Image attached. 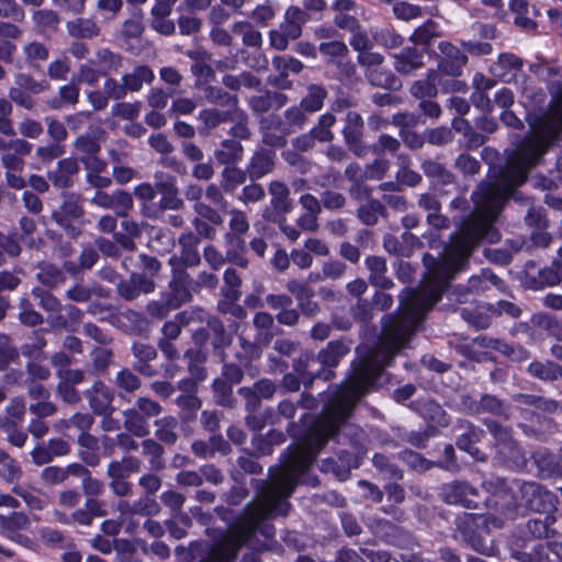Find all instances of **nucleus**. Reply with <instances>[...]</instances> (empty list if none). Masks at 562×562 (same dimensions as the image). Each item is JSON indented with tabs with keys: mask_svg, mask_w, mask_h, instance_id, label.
<instances>
[{
	"mask_svg": "<svg viewBox=\"0 0 562 562\" xmlns=\"http://www.w3.org/2000/svg\"><path fill=\"white\" fill-rule=\"evenodd\" d=\"M383 371L384 369H351L346 381L330 394L305 438L289 447L282 467L270 469L269 480L251 481L256 488L255 499L247 504L228 532L207 548L200 562H233L239 549L249 543L257 531L267 539L274 536V527L267 520L288 515V498L294 492L299 476L314 462L328 439L346 426L357 403Z\"/></svg>",
	"mask_w": 562,
	"mask_h": 562,
	"instance_id": "obj_1",
	"label": "nucleus"
},
{
	"mask_svg": "<svg viewBox=\"0 0 562 562\" xmlns=\"http://www.w3.org/2000/svg\"><path fill=\"white\" fill-rule=\"evenodd\" d=\"M562 131V86L547 113L532 125V133L508 156L493 182H482L472 193L473 211L463 218L458 232L439 259L423 258L427 272L417 289H405L398 297H441L456 273L463 270L477 245L499 240L493 223L509 196L518 200L515 190L528 179V173Z\"/></svg>",
	"mask_w": 562,
	"mask_h": 562,
	"instance_id": "obj_2",
	"label": "nucleus"
},
{
	"mask_svg": "<svg viewBox=\"0 0 562 562\" xmlns=\"http://www.w3.org/2000/svg\"><path fill=\"white\" fill-rule=\"evenodd\" d=\"M510 490L517 506L544 514H551L555 509V495L536 482L515 480Z\"/></svg>",
	"mask_w": 562,
	"mask_h": 562,
	"instance_id": "obj_3",
	"label": "nucleus"
},
{
	"mask_svg": "<svg viewBox=\"0 0 562 562\" xmlns=\"http://www.w3.org/2000/svg\"><path fill=\"white\" fill-rule=\"evenodd\" d=\"M32 294L38 300V305L48 313L47 322L53 328L67 329L70 323H78L82 312L71 304L63 305L61 302L47 290L35 286Z\"/></svg>",
	"mask_w": 562,
	"mask_h": 562,
	"instance_id": "obj_4",
	"label": "nucleus"
},
{
	"mask_svg": "<svg viewBox=\"0 0 562 562\" xmlns=\"http://www.w3.org/2000/svg\"><path fill=\"white\" fill-rule=\"evenodd\" d=\"M484 424L495 439L498 460L509 469L524 468L526 457L513 439L509 429L494 420H486Z\"/></svg>",
	"mask_w": 562,
	"mask_h": 562,
	"instance_id": "obj_5",
	"label": "nucleus"
},
{
	"mask_svg": "<svg viewBox=\"0 0 562 562\" xmlns=\"http://www.w3.org/2000/svg\"><path fill=\"white\" fill-rule=\"evenodd\" d=\"M441 499L450 505H460L465 508H476L479 491L463 481H452L440 487Z\"/></svg>",
	"mask_w": 562,
	"mask_h": 562,
	"instance_id": "obj_6",
	"label": "nucleus"
},
{
	"mask_svg": "<svg viewBox=\"0 0 562 562\" xmlns=\"http://www.w3.org/2000/svg\"><path fill=\"white\" fill-rule=\"evenodd\" d=\"M462 404L471 414H491L505 419L510 416L509 404L492 394H482L479 400L465 395L462 397Z\"/></svg>",
	"mask_w": 562,
	"mask_h": 562,
	"instance_id": "obj_7",
	"label": "nucleus"
},
{
	"mask_svg": "<svg viewBox=\"0 0 562 562\" xmlns=\"http://www.w3.org/2000/svg\"><path fill=\"white\" fill-rule=\"evenodd\" d=\"M364 121L362 116L355 111H348L345 117L342 136L348 149L357 157L367 155V146L362 140Z\"/></svg>",
	"mask_w": 562,
	"mask_h": 562,
	"instance_id": "obj_8",
	"label": "nucleus"
},
{
	"mask_svg": "<svg viewBox=\"0 0 562 562\" xmlns=\"http://www.w3.org/2000/svg\"><path fill=\"white\" fill-rule=\"evenodd\" d=\"M89 407L93 414H113L114 391L101 380H95L92 385L83 392Z\"/></svg>",
	"mask_w": 562,
	"mask_h": 562,
	"instance_id": "obj_9",
	"label": "nucleus"
},
{
	"mask_svg": "<svg viewBox=\"0 0 562 562\" xmlns=\"http://www.w3.org/2000/svg\"><path fill=\"white\" fill-rule=\"evenodd\" d=\"M278 386L270 379H260L252 386H243L238 389V394L245 400L246 409L255 412L261 400H270L277 393Z\"/></svg>",
	"mask_w": 562,
	"mask_h": 562,
	"instance_id": "obj_10",
	"label": "nucleus"
},
{
	"mask_svg": "<svg viewBox=\"0 0 562 562\" xmlns=\"http://www.w3.org/2000/svg\"><path fill=\"white\" fill-rule=\"evenodd\" d=\"M192 279L182 268H173L169 290L164 294L177 306L188 303L192 300Z\"/></svg>",
	"mask_w": 562,
	"mask_h": 562,
	"instance_id": "obj_11",
	"label": "nucleus"
},
{
	"mask_svg": "<svg viewBox=\"0 0 562 562\" xmlns=\"http://www.w3.org/2000/svg\"><path fill=\"white\" fill-rule=\"evenodd\" d=\"M438 49L440 52L439 70L448 76H460L468 61V57L450 42H440Z\"/></svg>",
	"mask_w": 562,
	"mask_h": 562,
	"instance_id": "obj_12",
	"label": "nucleus"
},
{
	"mask_svg": "<svg viewBox=\"0 0 562 562\" xmlns=\"http://www.w3.org/2000/svg\"><path fill=\"white\" fill-rule=\"evenodd\" d=\"M180 251L179 258L171 257L169 259V263L178 268L179 262L182 263L183 267H196L201 262V257L199 252L200 238L192 232L183 233L179 236L178 239Z\"/></svg>",
	"mask_w": 562,
	"mask_h": 562,
	"instance_id": "obj_13",
	"label": "nucleus"
},
{
	"mask_svg": "<svg viewBox=\"0 0 562 562\" xmlns=\"http://www.w3.org/2000/svg\"><path fill=\"white\" fill-rule=\"evenodd\" d=\"M155 289V282L143 273H132L127 280H121L116 285L119 296L125 301H134L140 294H149Z\"/></svg>",
	"mask_w": 562,
	"mask_h": 562,
	"instance_id": "obj_14",
	"label": "nucleus"
},
{
	"mask_svg": "<svg viewBox=\"0 0 562 562\" xmlns=\"http://www.w3.org/2000/svg\"><path fill=\"white\" fill-rule=\"evenodd\" d=\"M29 517L21 512H13L8 516L0 515V529L1 532L10 540L26 546L31 540L19 533V530L27 529L30 527Z\"/></svg>",
	"mask_w": 562,
	"mask_h": 562,
	"instance_id": "obj_15",
	"label": "nucleus"
},
{
	"mask_svg": "<svg viewBox=\"0 0 562 562\" xmlns=\"http://www.w3.org/2000/svg\"><path fill=\"white\" fill-rule=\"evenodd\" d=\"M274 160L276 153L273 150L266 148L256 150L246 168L249 179L256 181L272 172Z\"/></svg>",
	"mask_w": 562,
	"mask_h": 562,
	"instance_id": "obj_16",
	"label": "nucleus"
},
{
	"mask_svg": "<svg viewBox=\"0 0 562 562\" xmlns=\"http://www.w3.org/2000/svg\"><path fill=\"white\" fill-rule=\"evenodd\" d=\"M393 58V67L401 75H411L424 66V54L415 47H405Z\"/></svg>",
	"mask_w": 562,
	"mask_h": 562,
	"instance_id": "obj_17",
	"label": "nucleus"
},
{
	"mask_svg": "<svg viewBox=\"0 0 562 562\" xmlns=\"http://www.w3.org/2000/svg\"><path fill=\"white\" fill-rule=\"evenodd\" d=\"M65 296L75 303H87L92 296L108 299L110 290L98 282H92L91 284L77 282L65 292Z\"/></svg>",
	"mask_w": 562,
	"mask_h": 562,
	"instance_id": "obj_18",
	"label": "nucleus"
},
{
	"mask_svg": "<svg viewBox=\"0 0 562 562\" xmlns=\"http://www.w3.org/2000/svg\"><path fill=\"white\" fill-rule=\"evenodd\" d=\"M66 31L75 40H92L101 34V27L93 18L82 16L67 21Z\"/></svg>",
	"mask_w": 562,
	"mask_h": 562,
	"instance_id": "obj_19",
	"label": "nucleus"
},
{
	"mask_svg": "<svg viewBox=\"0 0 562 562\" xmlns=\"http://www.w3.org/2000/svg\"><path fill=\"white\" fill-rule=\"evenodd\" d=\"M283 116L284 121L276 117V128L283 135L302 130L308 122V113L300 104L288 108Z\"/></svg>",
	"mask_w": 562,
	"mask_h": 562,
	"instance_id": "obj_20",
	"label": "nucleus"
},
{
	"mask_svg": "<svg viewBox=\"0 0 562 562\" xmlns=\"http://www.w3.org/2000/svg\"><path fill=\"white\" fill-rule=\"evenodd\" d=\"M412 407L426 420L438 426L449 425L447 412L431 398H420L412 403Z\"/></svg>",
	"mask_w": 562,
	"mask_h": 562,
	"instance_id": "obj_21",
	"label": "nucleus"
},
{
	"mask_svg": "<svg viewBox=\"0 0 562 562\" xmlns=\"http://www.w3.org/2000/svg\"><path fill=\"white\" fill-rule=\"evenodd\" d=\"M522 67V60L514 54L503 53L491 65L492 74L505 82L512 81Z\"/></svg>",
	"mask_w": 562,
	"mask_h": 562,
	"instance_id": "obj_22",
	"label": "nucleus"
},
{
	"mask_svg": "<svg viewBox=\"0 0 562 562\" xmlns=\"http://www.w3.org/2000/svg\"><path fill=\"white\" fill-rule=\"evenodd\" d=\"M79 171L78 161L74 158H64L57 162L54 170L48 172L53 186L65 189L71 186V177Z\"/></svg>",
	"mask_w": 562,
	"mask_h": 562,
	"instance_id": "obj_23",
	"label": "nucleus"
},
{
	"mask_svg": "<svg viewBox=\"0 0 562 562\" xmlns=\"http://www.w3.org/2000/svg\"><path fill=\"white\" fill-rule=\"evenodd\" d=\"M509 10L515 14L514 23L524 30H533L537 26L533 18L539 14L527 0H510Z\"/></svg>",
	"mask_w": 562,
	"mask_h": 562,
	"instance_id": "obj_24",
	"label": "nucleus"
},
{
	"mask_svg": "<svg viewBox=\"0 0 562 562\" xmlns=\"http://www.w3.org/2000/svg\"><path fill=\"white\" fill-rule=\"evenodd\" d=\"M366 266L370 271L369 281L372 285L381 289H391L394 283L386 277L387 265L384 258L369 256L366 258Z\"/></svg>",
	"mask_w": 562,
	"mask_h": 562,
	"instance_id": "obj_25",
	"label": "nucleus"
},
{
	"mask_svg": "<svg viewBox=\"0 0 562 562\" xmlns=\"http://www.w3.org/2000/svg\"><path fill=\"white\" fill-rule=\"evenodd\" d=\"M25 65L35 70H40L42 65L49 58L48 47L36 40L29 41L22 46Z\"/></svg>",
	"mask_w": 562,
	"mask_h": 562,
	"instance_id": "obj_26",
	"label": "nucleus"
},
{
	"mask_svg": "<svg viewBox=\"0 0 562 562\" xmlns=\"http://www.w3.org/2000/svg\"><path fill=\"white\" fill-rule=\"evenodd\" d=\"M122 415L123 427L127 432L139 438L149 435V422L136 407L124 409Z\"/></svg>",
	"mask_w": 562,
	"mask_h": 562,
	"instance_id": "obj_27",
	"label": "nucleus"
},
{
	"mask_svg": "<svg viewBox=\"0 0 562 562\" xmlns=\"http://www.w3.org/2000/svg\"><path fill=\"white\" fill-rule=\"evenodd\" d=\"M243 117V110H218V109H205L200 111L199 120L203 122L207 130L216 128L218 125L225 122H231Z\"/></svg>",
	"mask_w": 562,
	"mask_h": 562,
	"instance_id": "obj_28",
	"label": "nucleus"
},
{
	"mask_svg": "<svg viewBox=\"0 0 562 562\" xmlns=\"http://www.w3.org/2000/svg\"><path fill=\"white\" fill-rule=\"evenodd\" d=\"M154 80L155 74L147 65H137L131 72L122 76V81H124L128 92H138L145 83L150 85Z\"/></svg>",
	"mask_w": 562,
	"mask_h": 562,
	"instance_id": "obj_29",
	"label": "nucleus"
},
{
	"mask_svg": "<svg viewBox=\"0 0 562 562\" xmlns=\"http://www.w3.org/2000/svg\"><path fill=\"white\" fill-rule=\"evenodd\" d=\"M268 192L271 195V206L274 211L285 214L292 211L293 203L290 198L289 187L279 180H273L268 186Z\"/></svg>",
	"mask_w": 562,
	"mask_h": 562,
	"instance_id": "obj_30",
	"label": "nucleus"
},
{
	"mask_svg": "<svg viewBox=\"0 0 562 562\" xmlns=\"http://www.w3.org/2000/svg\"><path fill=\"white\" fill-rule=\"evenodd\" d=\"M457 437V446L459 449H470L479 442L484 431L467 420H459L453 427Z\"/></svg>",
	"mask_w": 562,
	"mask_h": 562,
	"instance_id": "obj_31",
	"label": "nucleus"
},
{
	"mask_svg": "<svg viewBox=\"0 0 562 562\" xmlns=\"http://www.w3.org/2000/svg\"><path fill=\"white\" fill-rule=\"evenodd\" d=\"M469 290L481 293L492 288L505 291L506 284L492 270L483 269L479 274L472 276L468 281Z\"/></svg>",
	"mask_w": 562,
	"mask_h": 562,
	"instance_id": "obj_32",
	"label": "nucleus"
},
{
	"mask_svg": "<svg viewBox=\"0 0 562 562\" xmlns=\"http://www.w3.org/2000/svg\"><path fill=\"white\" fill-rule=\"evenodd\" d=\"M32 22L40 34L55 32L60 23L58 12L53 9H35L31 14Z\"/></svg>",
	"mask_w": 562,
	"mask_h": 562,
	"instance_id": "obj_33",
	"label": "nucleus"
},
{
	"mask_svg": "<svg viewBox=\"0 0 562 562\" xmlns=\"http://www.w3.org/2000/svg\"><path fill=\"white\" fill-rule=\"evenodd\" d=\"M156 427L155 437L161 443L172 446L178 440L177 429L178 419L175 416L167 415L154 422Z\"/></svg>",
	"mask_w": 562,
	"mask_h": 562,
	"instance_id": "obj_34",
	"label": "nucleus"
},
{
	"mask_svg": "<svg viewBox=\"0 0 562 562\" xmlns=\"http://www.w3.org/2000/svg\"><path fill=\"white\" fill-rule=\"evenodd\" d=\"M252 324L257 329L255 342L262 346L269 345L274 336V321L272 315L267 312H258L254 316Z\"/></svg>",
	"mask_w": 562,
	"mask_h": 562,
	"instance_id": "obj_35",
	"label": "nucleus"
},
{
	"mask_svg": "<svg viewBox=\"0 0 562 562\" xmlns=\"http://www.w3.org/2000/svg\"><path fill=\"white\" fill-rule=\"evenodd\" d=\"M243 145L236 139H224L221 147L214 151V157L220 165L231 166L243 158Z\"/></svg>",
	"mask_w": 562,
	"mask_h": 562,
	"instance_id": "obj_36",
	"label": "nucleus"
},
{
	"mask_svg": "<svg viewBox=\"0 0 562 562\" xmlns=\"http://www.w3.org/2000/svg\"><path fill=\"white\" fill-rule=\"evenodd\" d=\"M228 231L224 234V239L244 238L250 228L246 213L239 209L228 211Z\"/></svg>",
	"mask_w": 562,
	"mask_h": 562,
	"instance_id": "obj_37",
	"label": "nucleus"
},
{
	"mask_svg": "<svg viewBox=\"0 0 562 562\" xmlns=\"http://www.w3.org/2000/svg\"><path fill=\"white\" fill-rule=\"evenodd\" d=\"M420 168L437 184L454 183V176L441 162L435 159H425L420 164Z\"/></svg>",
	"mask_w": 562,
	"mask_h": 562,
	"instance_id": "obj_38",
	"label": "nucleus"
},
{
	"mask_svg": "<svg viewBox=\"0 0 562 562\" xmlns=\"http://www.w3.org/2000/svg\"><path fill=\"white\" fill-rule=\"evenodd\" d=\"M439 81V74L437 70H429L425 79L415 81L411 87L413 97L419 100L431 99L437 95V82Z\"/></svg>",
	"mask_w": 562,
	"mask_h": 562,
	"instance_id": "obj_39",
	"label": "nucleus"
},
{
	"mask_svg": "<svg viewBox=\"0 0 562 562\" xmlns=\"http://www.w3.org/2000/svg\"><path fill=\"white\" fill-rule=\"evenodd\" d=\"M328 93L325 87L311 83L306 88V94L301 99L300 105L308 113L318 112L327 98Z\"/></svg>",
	"mask_w": 562,
	"mask_h": 562,
	"instance_id": "obj_40",
	"label": "nucleus"
},
{
	"mask_svg": "<svg viewBox=\"0 0 562 562\" xmlns=\"http://www.w3.org/2000/svg\"><path fill=\"white\" fill-rule=\"evenodd\" d=\"M227 248L225 251L226 262L246 269L249 260L246 257L247 247L244 238L224 239Z\"/></svg>",
	"mask_w": 562,
	"mask_h": 562,
	"instance_id": "obj_41",
	"label": "nucleus"
},
{
	"mask_svg": "<svg viewBox=\"0 0 562 562\" xmlns=\"http://www.w3.org/2000/svg\"><path fill=\"white\" fill-rule=\"evenodd\" d=\"M357 216L362 224L372 226L379 222L380 216H386V210L381 201L376 199H369L358 207Z\"/></svg>",
	"mask_w": 562,
	"mask_h": 562,
	"instance_id": "obj_42",
	"label": "nucleus"
},
{
	"mask_svg": "<svg viewBox=\"0 0 562 562\" xmlns=\"http://www.w3.org/2000/svg\"><path fill=\"white\" fill-rule=\"evenodd\" d=\"M247 169H240L236 166H226L221 172V188L225 193H234L237 188L245 183L248 178Z\"/></svg>",
	"mask_w": 562,
	"mask_h": 562,
	"instance_id": "obj_43",
	"label": "nucleus"
},
{
	"mask_svg": "<svg viewBox=\"0 0 562 562\" xmlns=\"http://www.w3.org/2000/svg\"><path fill=\"white\" fill-rule=\"evenodd\" d=\"M80 88L74 81L59 87L58 97L47 101V104L53 110H60L66 105H76L79 101Z\"/></svg>",
	"mask_w": 562,
	"mask_h": 562,
	"instance_id": "obj_44",
	"label": "nucleus"
},
{
	"mask_svg": "<svg viewBox=\"0 0 562 562\" xmlns=\"http://www.w3.org/2000/svg\"><path fill=\"white\" fill-rule=\"evenodd\" d=\"M364 76L370 85L389 90L401 88L400 79L390 70L374 68L364 71Z\"/></svg>",
	"mask_w": 562,
	"mask_h": 562,
	"instance_id": "obj_45",
	"label": "nucleus"
},
{
	"mask_svg": "<svg viewBox=\"0 0 562 562\" xmlns=\"http://www.w3.org/2000/svg\"><path fill=\"white\" fill-rule=\"evenodd\" d=\"M532 459L543 476H555L562 473L561 464L558 459L546 449L535 451Z\"/></svg>",
	"mask_w": 562,
	"mask_h": 562,
	"instance_id": "obj_46",
	"label": "nucleus"
},
{
	"mask_svg": "<svg viewBox=\"0 0 562 562\" xmlns=\"http://www.w3.org/2000/svg\"><path fill=\"white\" fill-rule=\"evenodd\" d=\"M143 448V454L148 457V464L153 471H161L165 469L164 453L165 449L162 445L154 439H145L140 442Z\"/></svg>",
	"mask_w": 562,
	"mask_h": 562,
	"instance_id": "obj_47",
	"label": "nucleus"
},
{
	"mask_svg": "<svg viewBox=\"0 0 562 562\" xmlns=\"http://www.w3.org/2000/svg\"><path fill=\"white\" fill-rule=\"evenodd\" d=\"M440 35V25L436 21L428 19L426 22L414 30L409 36V41L415 45H429Z\"/></svg>",
	"mask_w": 562,
	"mask_h": 562,
	"instance_id": "obj_48",
	"label": "nucleus"
},
{
	"mask_svg": "<svg viewBox=\"0 0 562 562\" xmlns=\"http://www.w3.org/2000/svg\"><path fill=\"white\" fill-rule=\"evenodd\" d=\"M122 63L123 56L106 47L95 50L94 64L100 66L103 77H106L111 71H117L122 67Z\"/></svg>",
	"mask_w": 562,
	"mask_h": 562,
	"instance_id": "obj_49",
	"label": "nucleus"
},
{
	"mask_svg": "<svg viewBox=\"0 0 562 562\" xmlns=\"http://www.w3.org/2000/svg\"><path fill=\"white\" fill-rule=\"evenodd\" d=\"M38 267L40 270L36 273V279L43 285L55 289L65 282L66 277L56 265L43 262Z\"/></svg>",
	"mask_w": 562,
	"mask_h": 562,
	"instance_id": "obj_50",
	"label": "nucleus"
},
{
	"mask_svg": "<svg viewBox=\"0 0 562 562\" xmlns=\"http://www.w3.org/2000/svg\"><path fill=\"white\" fill-rule=\"evenodd\" d=\"M528 373L543 381H554L559 379V375H562V366L557 364L552 361H533L528 366Z\"/></svg>",
	"mask_w": 562,
	"mask_h": 562,
	"instance_id": "obj_51",
	"label": "nucleus"
},
{
	"mask_svg": "<svg viewBox=\"0 0 562 562\" xmlns=\"http://www.w3.org/2000/svg\"><path fill=\"white\" fill-rule=\"evenodd\" d=\"M349 352V347L342 341L328 342L327 347L319 351L318 361L325 367H336L341 358Z\"/></svg>",
	"mask_w": 562,
	"mask_h": 562,
	"instance_id": "obj_52",
	"label": "nucleus"
},
{
	"mask_svg": "<svg viewBox=\"0 0 562 562\" xmlns=\"http://www.w3.org/2000/svg\"><path fill=\"white\" fill-rule=\"evenodd\" d=\"M555 522L554 516L546 514L543 518H531L527 521L528 531L538 539H549L555 535L552 525Z\"/></svg>",
	"mask_w": 562,
	"mask_h": 562,
	"instance_id": "obj_53",
	"label": "nucleus"
},
{
	"mask_svg": "<svg viewBox=\"0 0 562 562\" xmlns=\"http://www.w3.org/2000/svg\"><path fill=\"white\" fill-rule=\"evenodd\" d=\"M142 469V460L134 456H125L121 460L111 461L108 464V472L128 477L131 474L138 473Z\"/></svg>",
	"mask_w": 562,
	"mask_h": 562,
	"instance_id": "obj_54",
	"label": "nucleus"
},
{
	"mask_svg": "<svg viewBox=\"0 0 562 562\" xmlns=\"http://www.w3.org/2000/svg\"><path fill=\"white\" fill-rule=\"evenodd\" d=\"M232 32L240 35L243 38V44L249 47H259L262 44V36L259 31H257L254 25L246 21L235 22L232 25Z\"/></svg>",
	"mask_w": 562,
	"mask_h": 562,
	"instance_id": "obj_55",
	"label": "nucleus"
},
{
	"mask_svg": "<svg viewBox=\"0 0 562 562\" xmlns=\"http://www.w3.org/2000/svg\"><path fill=\"white\" fill-rule=\"evenodd\" d=\"M371 34L374 42L385 48H397L404 43V37L391 26L374 29Z\"/></svg>",
	"mask_w": 562,
	"mask_h": 562,
	"instance_id": "obj_56",
	"label": "nucleus"
},
{
	"mask_svg": "<svg viewBox=\"0 0 562 562\" xmlns=\"http://www.w3.org/2000/svg\"><path fill=\"white\" fill-rule=\"evenodd\" d=\"M14 82L18 88L26 90L33 94H41L50 89V85L47 80H37L33 76L26 72H19L14 76Z\"/></svg>",
	"mask_w": 562,
	"mask_h": 562,
	"instance_id": "obj_57",
	"label": "nucleus"
},
{
	"mask_svg": "<svg viewBox=\"0 0 562 562\" xmlns=\"http://www.w3.org/2000/svg\"><path fill=\"white\" fill-rule=\"evenodd\" d=\"M114 385L120 391V397H123V393H133L137 391L140 385V379L134 374L130 369H121L114 376L113 380Z\"/></svg>",
	"mask_w": 562,
	"mask_h": 562,
	"instance_id": "obj_58",
	"label": "nucleus"
},
{
	"mask_svg": "<svg viewBox=\"0 0 562 562\" xmlns=\"http://www.w3.org/2000/svg\"><path fill=\"white\" fill-rule=\"evenodd\" d=\"M204 97L207 100V102L221 106H226L227 110L239 109L237 97L232 95L220 88L211 86L206 87L204 90Z\"/></svg>",
	"mask_w": 562,
	"mask_h": 562,
	"instance_id": "obj_59",
	"label": "nucleus"
},
{
	"mask_svg": "<svg viewBox=\"0 0 562 562\" xmlns=\"http://www.w3.org/2000/svg\"><path fill=\"white\" fill-rule=\"evenodd\" d=\"M213 392L215 402L224 407H234L236 400L233 395V385L227 383L222 378H216L213 381Z\"/></svg>",
	"mask_w": 562,
	"mask_h": 562,
	"instance_id": "obj_60",
	"label": "nucleus"
},
{
	"mask_svg": "<svg viewBox=\"0 0 562 562\" xmlns=\"http://www.w3.org/2000/svg\"><path fill=\"white\" fill-rule=\"evenodd\" d=\"M52 213H59L64 218H81L85 215V209L81 205L79 195L68 194L58 210Z\"/></svg>",
	"mask_w": 562,
	"mask_h": 562,
	"instance_id": "obj_61",
	"label": "nucleus"
},
{
	"mask_svg": "<svg viewBox=\"0 0 562 562\" xmlns=\"http://www.w3.org/2000/svg\"><path fill=\"white\" fill-rule=\"evenodd\" d=\"M336 123V117L331 113H325L319 116L317 125H315L311 133L316 137L317 140L323 143H329L334 139V133L331 127Z\"/></svg>",
	"mask_w": 562,
	"mask_h": 562,
	"instance_id": "obj_62",
	"label": "nucleus"
},
{
	"mask_svg": "<svg viewBox=\"0 0 562 562\" xmlns=\"http://www.w3.org/2000/svg\"><path fill=\"white\" fill-rule=\"evenodd\" d=\"M70 58L66 55L53 59L46 68L47 77L55 81L66 80L70 72Z\"/></svg>",
	"mask_w": 562,
	"mask_h": 562,
	"instance_id": "obj_63",
	"label": "nucleus"
},
{
	"mask_svg": "<svg viewBox=\"0 0 562 562\" xmlns=\"http://www.w3.org/2000/svg\"><path fill=\"white\" fill-rule=\"evenodd\" d=\"M176 404L181 411V418L190 420L195 417L196 412L201 408L202 402L194 394H181L176 398Z\"/></svg>",
	"mask_w": 562,
	"mask_h": 562,
	"instance_id": "obj_64",
	"label": "nucleus"
}]
</instances>
